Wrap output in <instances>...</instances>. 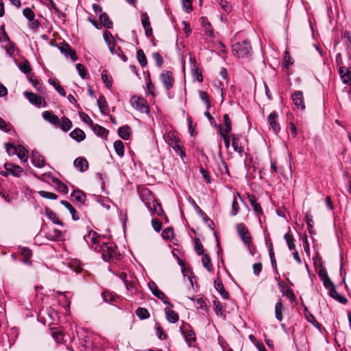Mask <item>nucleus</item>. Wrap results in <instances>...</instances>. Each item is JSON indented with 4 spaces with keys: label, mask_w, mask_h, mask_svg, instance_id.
<instances>
[{
    "label": "nucleus",
    "mask_w": 351,
    "mask_h": 351,
    "mask_svg": "<svg viewBox=\"0 0 351 351\" xmlns=\"http://www.w3.org/2000/svg\"><path fill=\"white\" fill-rule=\"evenodd\" d=\"M24 95L31 104L37 107H40L42 103L44 102V99L40 96L33 93L25 91Z\"/></svg>",
    "instance_id": "obj_14"
},
{
    "label": "nucleus",
    "mask_w": 351,
    "mask_h": 351,
    "mask_svg": "<svg viewBox=\"0 0 351 351\" xmlns=\"http://www.w3.org/2000/svg\"><path fill=\"white\" fill-rule=\"evenodd\" d=\"M118 134L123 140L129 139L131 134L130 127L128 125L121 127L118 130Z\"/></svg>",
    "instance_id": "obj_27"
},
{
    "label": "nucleus",
    "mask_w": 351,
    "mask_h": 351,
    "mask_svg": "<svg viewBox=\"0 0 351 351\" xmlns=\"http://www.w3.org/2000/svg\"><path fill=\"white\" fill-rule=\"evenodd\" d=\"M282 304L280 301L278 302L275 305V316L278 321L282 319Z\"/></svg>",
    "instance_id": "obj_45"
},
{
    "label": "nucleus",
    "mask_w": 351,
    "mask_h": 351,
    "mask_svg": "<svg viewBox=\"0 0 351 351\" xmlns=\"http://www.w3.org/2000/svg\"><path fill=\"white\" fill-rule=\"evenodd\" d=\"M46 215H47V218L49 220H51L53 223L60 225V226H63L62 221H61L59 219V218L58 217L56 214L54 212H53L52 210L47 208L46 210Z\"/></svg>",
    "instance_id": "obj_36"
},
{
    "label": "nucleus",
    "mask_w": 351,
    "mask_h": 351,
    "mask_svg": "<svg viewBox=\"0 0 351 351\" xmlns=\"http://www.w3.org/2000/svg\"><path fill=\"white\" fill-rule=\"evenodd\" d=\"M199 95L201 99L205 103L207 110H208L210 108V104L208 100V93L205 91L199 90Z\"/></svg>",
    "instance_id": "obj_55"
},
{
    "label": "nucleus",
    "mask_w": 351,
    "mask_h": 351,
    "mask_svg": "<svg viewBox=\"0 0 351 351\" xmlns=\"http://www.w3.org/2000/svg\"><path fill=\"white\" fill-rule=\"evenodd\" d=\"M136 58L139 64L143 66L147 65V58L143 49H138L136 51Z\"/></svg>",
    "instance_id": "obj_40"
},
{
    "label": "nucleus",
    "mask_w": 351,
    "mask_h": 351,
    "mask_svg": "<svg viewBox=\"0 0 351 351\" xmlns=\"http://www.w3.org/2000/svg\"><path fill=\"white\" fill-rule=\"evenodd\" d=\"M182 6L186 13L191 12L193 9L191 0H182Z\"/></svg>",
    "instance_id": "obj_57"
},
{
    "label": "nucleus",
    "mask_w": 351,
    "mask_h": 351,
    "mask_svg": "<svg viewBox=\"0 0 351 351\" xmlns=\"http://www.w3.org/2000/svg\"><path fill=\"white\" fill-rule=\"evenodd\" d=\"M43 118L54 125H59L60 119L58 117L54 114H53L50 111H45L43 112Z\"/></svg>",
    "instance_id": "obj_19"
},
{
    "label": "nucleus",
    "mask_w": 351,
    "mask_h": 351,
    "mask_svg": "<svg viewBox=\"0 0 351 351\" xmlns=\"http://www.w3.org/2000/svg\"><path fill=\"white\" fill-rule=\"evenodd\" d=\"M214 285L215 288L220 293L221 296L224 299H228L229 297V293L225 290L222 282L221 281L215 280Z\"/></svg>",
    "instance_id": "obj_33"
},
{
    "label": "nucleus",
    "mask_w": 351,
    "mask_h": 351,
    "mask_svg": "<svg viewBox=\"0 0 351 351\" xmlns=\"http://www.w3.org/2000/svg\"><path fill=\"white\" fill-rule=\"evenodd\" d=\"M202 262L204 268H206L208 271L210 272L212 271L213 265L211 263L210 258L207 254L202 255Z\"/></svg>",
    "instance_id": "obj_41"
},
{
    "label": "nucleus",
    "mask_w": 351,
    "mask_h": 351,
    "mask_svg": "<svg viewBox=\"0 0 351 351\" xmlns=\"http://www.w3.org/2000/svg\"><path fill=\"white\" fill-rule=\"evenodd\" d=\"M302 306L304 307V313L305 317L306 320L312 324L314 326H315L317 328L319 329L321 328V325L319 322H317L315 317L309 312L308 310V308L302 304Z\"/></svg>",
    "instance_id": "obj_24"
},
{
    "label": "nucleus",
    "mask_w": 351,
    "mask_h": 351,
    "mask_svg": "<svg viewBox=\"0 0 351 351\" xmlns=\"http://www.w3.org/2000/svg\"><path fill=\"white\" fill-rule=\"evenodd\" d=\"M48 82L49 84L52 85L55 88V89L57 90V92L59 94H60L62 96L66 95V92H65L64 89L59 84L56 83L52 79H49L48 80Z\"/></svg>",
    "instance_id": "obj_48"
},
{
    "label": "nucleus",
    "mask_w": 351,
    "mask_h": 351,
    "mask_svg": "<svg viewBox=\"0 0 351 351\" xmlns=\"http://www.w3.org/2000/svg\"><path fill=\"white\" fill-rule=\"evenodd\" d=\"M99 250L101 252L102 258L105 261H113L118 260L120 254L117 251L115 245L111 243H103L99 245Z\"/></svg>",
    "instance_id": "obj_2"
},
{
    "label": "nucleus",
    "mask_w": 351,
    "mask_h": 351,
    "mask_svg": "<svg viewBox=\"0 0 351 351\" xmlns=\"http://www.w3.org/2000/svg\"><path fill=\"white\" fill-rule=\"evenodd\" d=\"M165 312L166 318L169 322L174 324L178 321V314L174 311L170 309L169 308H165Z\"/></svg>",
    "instance_id": "obj_25"
},
{
    "label": "nucleus",
    "mask_w": 351,
    "mask_h": 351,
    "mask_svg": "<svg viewBox=\"0 0 351 351\" xmlns=\"http://www.w3.org/2000/svg\"><path fill=\"white\" fill-rule=\"evenodd\" d=\"M109 50L112 54L117 55L119 57H120L123 62H126L128 60L126 56L123 54L120 47L117 46L116 43L110 47Z\"/></svg>",
    "instance_id": "obj_31"
},
{
    "label": "nucleus",
    "mask_w": 351,
    "mask_h": 351,
    "mask_svg": "<svg viewBox=\"0 0 351 351\" xmlns=\"http://www.w3.org/2000/svg\"><path fill=\"white\" fill-rule=\"evenodd\" d=\"M149 288L154 296L160 299L165 304L173 308V305L168 300L167 297L157 287L155 282L149 283Z\"/></svg>",
    "instance_id": "obj_7"
},
{
    "label": "nucleus",
    "mask_w": 351,
    "mask_h": 351,
    "mask_svg": "<svg viewBox=\"0 0 351 351\" xmlns=\"http://www.w3.org/2000/svg\"><path fill=\"white\" fill-rule=\"evenodd\" d=\"M237 231L241 237L243 242L247 245L248 248H250V244L252 242V237L250 236V234L247 230V228L245 227L244 223H241L237 225Z\"/></svg>",
    "instance_id": "obj_8"
},
{
    "label": "nucleus",
    "mask_w": 351,
    "mask_h": 351,
    "mask_svg": "<svg viewBox=\"0 0 351 351\" xmlns=\"http://www.w3.org/2000/svg\"><path fill=\"white\" fill-rule=\"evenodd\" d=\"M249 202L251 204V206L253 208L254 212L258 215H261L263 214L262 208L259 203L257 202L256 198L254 195H247Z\"/></svg>",
    "instance_id": "obj_20"
},
{
    "label": "nucleus",
    "mask_w": 351,
    "mask_h": 351,
    "mask_svg": "<svg viewBox=\"0 0 351 351\" xmlns=\"http://www.w3.org/2000/svg\"><path fill=\"white\" fill-rule=\"evenodd\" d=\"M219 130H220V134L223 139L226 147L228 148L230 147L231 137L229 136L228 134H226V132H223L221 131L222 128L220 125H219Z\"/></svg>",
    "instance_id": "obj_58"
},
{
    "label": "nucleus",
    "mask_w": 351,
    "mask_h": 351,
    "mask_svg": "<svg viewBox=\"0 0 351 351\" xmlns=\"http://www.w3.org/2000/svg\"><path fill=\"white\" fill-rule=\"evenodd\" d=\"M91 128L94 133L99 136L106 137L108 134V130L98 124H93Z\"/></svg>",
    "instance_id": "obj_29"
},
{
    "label": "nucleus",
    "mask_w": 351,
    "mask_h": 351,
    "mask_svg": "<svg viewBox=\"0 0 351 351\" xmlns=\"http://www.w3.org/2000/svg\"><path fill=\"white\" fill-rule=\"evenodd\" d=\"M23 14L24 16L29 21H33L35 17L34 12L29 8H25L23 10Z\"/></svg>",
    "instance_id": "obj_54"
},
{
    "label": "nucleus",
    "mask_w": 351,
    "mask_h": 351,
    "mask_svg": "<svg viewBox=\"0 0 351 351\" xmlns=\"http://www.w3.org/2000/svg\"><path fill=\"white\" fill-rule=\"evenodd\" d=\"M10 147L13 149V154H16L21 161L26 162L27 160L28 152L23 146L21 145L14 146L11 143H5V148L8 152H10Z\"/></svg>",
    "instance_id": "obj_6"
},
{
    "label": "nucleus",
    "mask_w": 351,
    "mask_h": 351,
    "mask_svg": "<svg viewBox=\"0 0 351 351\" xmlns=\"http://www.w3.org/2000/svg\"><path fill=\"white\" fill-rule=\"evenodd\" d=\"M180 330L188 346H193L196 341V336L194 331L191 329V326L188 324H183L180 326Z\"/></svg>",
    "instance_id": "obj_4"
},
{
    "label": "nucleus",
    "mask_w": 351,
    "mask_h": 351,
    "mask_svg": "<svg viewBox=\"0 0 351 351\" xmlns=\"http://www.w3.org/2000/svg\"><path fill=\"white\" fill-rule=\"evenodd\" d=\"M152 58L156 62L158 67L160 68L163 64V59L159 52H155L152 54Z\"/></svg>",
    "instance_id": "obj_59"
},
{
    "label": "nucleus",
    "mask_w": 351,
    "mask_h": 351,
    "mask_svg": "<svg viewBox=\"0 0 351 351\" xmlns=\"http://www.w3.org/2000/svg\"><path fill=\"white\" fill-rule=\"evenodd\" d=\"M277 117L278 114L276 112H272L268 117V122L275 133H278L280 130V127L276 121Z\"/></svg>",
    "instance_id": "obj_22"
},
{
    "label": "nucleus",
    "mask_w": 351,
    "mask_h": 351,
    "mask_svg": "<svg viewBox=\"0 0 351 351\" xmlns=\"http://www.w3.org/2000/svg\"><path fill=\"white\" fill-rule=\"evenodd\" d=\"M328 291H329L330 295L332 298L337 299V300H339V302H341L342 303H346L347 302V300L346 299V298H344L343 296H341L340 295L338 294V293L336 290L335 286L332 287L331 289H328Z\"/></svg>",
    "instance_id": "obj_43"
},
{
    "label": "nucleus",
    "mask_w": 351,
    "mask_h": 351,
    "mask_svg": "<svg viewBox=\"0 0 351 351\" xmlns=\"http://www.w3.org/2000/svg\"><path fill=\"white\" fill-rule=\"evenodd\" d=\"M7 167H8L9 174L16 178L21 177L23 172V170L21 167L12 163H7Z\"/></svg>",
    "instance_id": "obj_23"
},
{
    "label": "nucleus",
    "mask_w": 351,
    "mask_h": 351,
    "mask_svg": "<svg viewBox=\"0 0 351 351\" xmlns=\"http://www.w3.org/2000/svg\"><path fill=\"white\" fill-rule=\"evenodd\" d=\"M344 38H346V43L347 48L350 52H351V32L348 31L344 32Z\"/></svg>",
    "instance_id": "obj_64"
},
{
    "label": "nucleus",
    "mask_w": 351,
    "mask_h": 351,
    "mask_svg": "<svg viewBox=\"0 0 351 351\" xmlns=\"http://www.w3.org/2000/svg\"><path fill=\"white\" fill-rule=\"evenodd\" d=\"M79 114H80V118L84 123L88 124L90 126H92L94 124L92 119L90 118V117L85 112H80L79 113Z\"/></svg>",
    "instance_id": "obj_61"
},
{
    "label": "nucleus",
    "mask_w": 351,
    "mask_h": 351,
    "mask_svg": "<svg viewBox=\"0 0 351 351\" xmlns=\"http://www.w3.org/2000/svg\"><path fill=\"white\" fill-rule=\"evenodd\" d=\"M11 129V124L0 117V130L5 132H10Z\"/></svg>",
    "instance_id": "obj_51"
},
{
    "label": "nucleus",
    "mask_w": 351,
    "mask_h": 351,
    "mask_svg": "<svg viewBox=\"0 0 351 351\" xmlns=\"http://www.w3.org/2000/svg\"><path fill=\"white\" fill-rule=\"evenodd\" d=\"M160 78L167 90H170L173 87L174 79L173 77V73L171 71H162L160 75Z\"/></svg>",
    "instance_id": "obj_9"
},
{
    "label": "nucleus",
    "mask_w": 351,
    "mask_h": 351,
    "mask_svg": "<svg viewBox=\"0 0 351 351\" xmlns=\"http://www.w3.org/2000/svg\"><path fill=\"white\" fill-rule=\"evenodd\" d=\"M60 203L62 205H63L65 208H66L69 210V213H71V215L72 216V219L74 221H77L80 219V217L77 215V211L69 202L65 201V200H62L60 202Z\"/></svg>",
    "instance_id": "obj_30"
},
{
    "label": "nucleus",
    "mask_w": 351,
    "mask_h": 351,
    "mask_svg": "<svg viewBox=\"0 0 351 351\" xmlns=\"http://www.w3.org/2000/svg\"><path fill=\"white\" fill-rule=\"evenodd\" d=\"M230 137L234 150L236 152L241 154L244 152V148L242 143L243 136L241 134H232L230 135Z\"/></svg>",
    "instance_id": "obj_10"
},
{
    "label": "nucleus",
    "mask_w": 351,
    "mask_h": 351,
    "mask_svg": "<svg viewBox=\"0 0 351 351\" xmlns=\"http://www.w3.org/2000/svg\"><path fill=\"white\" fill-rule=\"evenodd\" d=\"M97 105L99 106V110L102 114H106L108 112V104L106 101V99L104 96L100 97L97 99Z\"/></svg>",
    "instance_id": "obj_38"
},
{
    "label": "nucleus",
    "mask_w": 351,
    "mask_h": 351,
    "mask_svg": "<svg viewBox=\"0 0 351 351\" xmlns=\"http://www.w3.org/2000/svg\"><path fill=\"white\" fill-rule=\"evenodd\" d=\"M71 197L80 204L85 202L86 197L85 193L80 190H74L71 193Z\"/></svg>",
    "instance_id": "obj_26"
},
{
    "label": "nucleus",
    "mask_w": 351,
    "mask_h": 351,
    "mask_svg": "<svg viewBox=\"0 0 351 351\" xmlns=\"http://www.w3.org/2000/svg\"><path fill=\"white\" fill-rule=\"evenodd\" d=\"M223 122L225 125V130L223 132L229 134L232 130V123L228 114H223Z\"/></svg>",
    "instance_id": "obj_46"
},
{
    "label": "nucleus",
    "mask_w": 351,
    "mask_h": 351,
    "mask_svg": "<svg viewBox=\"0 0 351 351\" xmlns=\"http://www.w3.org/2000/svg\"><path fill=\"white\" fill-rule=\"evenodd\" d=\"M32 162L37 168H43L45 165L44 157L37 152H32Z\"/></svg>",
    "instance_id": "obj_17"
},
{
    "label": "nucleus",
    "mask_w": 351,
    "mask_h": 351,
    "mask_svg": "<svg viewBox=\"0 0 351 351\" xmlns=\"http://www.w3.org/2000/svg\"><path fill=\"white\" fill-rule=\"evenodd\" d=\"M132 106L141 113L148 114L149 112V108L147 104V101L143 97L134 95L130 99Z\"/></svg>",
    "instance_id": "obj_5"
},
{
    "label": "nucleus",
    "mask_w": 351,
    "mask_h": 351,
    "mask_svg": "<svg viewBox=\"0 0 351 351\" xmlns=\"http://www.w3.org/2000/svg\"><path fill=\"white\" fill-rule=\"evenodd\" d=\"M101 80H102L103 82L106 84V87L108 89H110L112 87V82L109 79V77L108 75L107 71H104L101 73Z\"/></svg>",
    "instance_id": "obj_56"
},
{
    "label": "nucleus",
    "mask_w": 351,
    "mask_h": 351,
    "mask_svg": "<svg viewBox=\"0 0 351 351\" xmlns=\"http://www.w3.org/2000/svg\"><path fill=\"white\" fill-rule=\"evenodd\" d=\"M139 193L141 200L152 215L156 214L158 216L165 215L160 204L156 201L155 197L149 189L146 188L142 189Z\"/></svg>",
    "instance_id": "obj_1"
},
{
    "label": "nucleus",
    "mask_w": 351,
    "mask_h": 351,
    "mask_svg": "<svg viewBox=\"0 0 351 351\" xmlns=\"http://www.w3.org/2000/svg\"><path fill=\"white\" fill-rule=\"evenodd\" d=\"M319 276L322 278L324 287L327 289H330L332 287H335L333 282L330 280L329 276H328L326 271H320Z\"/></svg>",
    "instance_id": "obj_34"
},
{
    "label": "nucleus",
    "mask_w": 351,
    "mask_h": 351,
    "mask_svg": "<svg viewBox=\"0 0 351 351\" xmlns=\"http://www.w3.org/2000/svg\"><path fill=\"white\" fill-rule=\"evenodd\" d=\"M73 165L80 172H84L88 169V162L87 160L83 157L77 158L73 162Z\"/></svg>",
    "instance_id": "obj_15"
},
{
    "label": "nucleus",
    "mask_w": 351,
    "mask_h": 351,
    "mask_svg": "<svg viewBox=\"0 0 351 351\" xmlns=\"http://www.w3.org/2000/svg\"><path fill=\"white\" fill-rule=\"evenodd\" d=\"M69 136L71 138L77 143L83 141L86 138L84 132L78 128L71 132Z\"/></svg>",
    "instance_id": "obj_21"
},
{
    "label": "nucleus",
    "mask_w": 351,
    "mask_h": 351,
    "mask_svg": "<svg viewBox=\"0 0 351 351\" xmlns=\"http://www.w3.org/2000/svg\"><path fill=\"white\" fill-rule=\"evenodd\" d=\"M195 250L198 255H203L204 247L199 239L195 238Z\"/></svg>",
    "instance_id": "obj_53"
},
{
    "label": "nucleus",
    "mask_w": 351,
    "mask_h": 351,
    "mask_svg": "<svg viewBox=\"0 0 351 351\" xmlns=\"http://www.w3.org/2000/svg\"><path fill=\"white\" fill-rule=\"evenodd\" d=\"M239 210V203L237 202L236 197H234V199L232 202V210L230 212V215L232 216H235L238 213Z\"/></svg>",
    "instance_id": "obj_60"
},
{
    "label": "nucleus",
    "mask_w": 351,
    "mask_h": 351,
    "mask_svg": "<svg viewBox=\"0 0 351 351\" xmlns=\"http://www.w3.org/2000/svg\"><path fill=\"white\" fill-rule=\"evenodd\" d=\"M53 182L56 184L57 190L59 192L62 193L64 194H67L68 193L69 189H68L67 186L64 183L62 182L58 178L53 179Z\"/></svg>",
    "instance_id": "obj_37"
},
{
    "label": "nucleus",
    "mask_w": 351,
    "mask_h": 351,
    "mask_svg": "<svg viewBox=\"0 0 351 351\" xmlns=\"http://www.w3.org/2000/svg\"><path fill=\"white\" fill-rule=\"evenodd\" d=\"M100 23L102 26L111 29L112 27V22L110 20L106 13H101L99 16Z\"/></svg>",
    "instance_id": "obj_32"
},
{
    "label": "nucleus",
    "mask_w": 351,
    "mask_h": 351,
    "mask_svg": "<svg viewBox=\"0 0 351 351\" xmlns=\"http://www.w3.org/2000/svg\"><path fill=\"white\" fill-rule=\"evenodd\" d=\"M104 39L105 42L107 43L108 48L115 44L112 34L108 31H106L104 33Z\"/></svg>",
    "instance_id": "obj_47"
},
{
    "label": "nucleus",
    "mask_w": 351,
    "mask_h": 351,
    "mask_svg": "<svg viewBox=\"0 0 351 351\" xmlns=\"http://www.w3.org/2000/svg\"><path fill=\"white\" fill-rule=\"evenodd\" d=\"M294 105L302 110L305 109L304 98L303 92L301 90L295 91L291 96Z\"/></svg>",
    "instance_id": "obj_11"
},
{
    "label": "nucleus",
    "mask_w": 351,
    "mask_h": 351,
    "mask_svg": "<svg viewBox=\"0 0 351 351\" xmlns=\"http://www.w3.org/2000/svg\"><path fill=\"white\" fill-rule=\"evenodd\" d=\"M76 69L78 72V74L80 75V77L83 79L86 78V69H85V67L82 64H77L76 66Z\"/></svg>",
    "instance_id": "obj_62"
},
{
    "label": "nucleus",
    "mask_w": 351,
    "mask_h": 351,
    "mask_svg": "<svg viewBox=\"0 0 351 351\" xmlns=\"http://www.w3.org/2000/svg\"><path fill=\"white\" fill-rule=\"evenodd\" d=\"M284 239L286 241L287 246L290 250H294L295 248V239L293 238V236L291 234H290L289 232L286 233L284 235Z\"/></svg>",
    "instance_id": "obj_39"
},
{
    "label": "nucleus",
    "mask_w": 351,
    "mask_h": 351,
    "mask_svg": "<svg viewBox=\"0 0 351 351\" xmlns=\"http://www.w3.org/2000/svg\"><path fill=\"white\" fill-rule=\"evenodd\" d=\"M8 45L3 47V49L6 51V53L10 56L12 57L14 56L16 46L15 45L9 40V42H7Z\"/></svg>",
    "instance_id": "obj_49"
},
{
    "label": "nucleus",
    "mask_w": 351,
    "mask_h": 351,
    "mask_svg": "<svg viewBox=\"0 0 351 351\" xmlns=\"http://www.w3.org/2000/svg\"><path fill=\"white\" fill-rule=\"evenodd\" d=\"M58 48L62 53L66 57L69 56L73 61H76L78 59L75 51L71 48L69 44L62 43Z\"/></svg>",
    "instance_id": "obj_12"
},
{
    "label": "nucleus",
    "mask_w": 351,
    "mask_h": 351,
    "mask_svg": "<svg viewBox=\"0 0 351 351\" xmlns=\"http://www.w3.org/2000/svg\"><path fill=\"white\" fill-rule=\"evenodd\" d=\"M84 239L86 243L90 246L91 247L94 248L95 250H98L97 248H99V245H95L97 243L98 240V234L95 231H90L88 234L85 235L84 237Z\"/></svg>",
    "instance_id": "obj_13"
},
{
    "label": "nucleus",
    "mask_w": 351,
    "mask_h": 351,
    "mask_svg": "<svg viewBox=\"0 0 351 351\" xmlns=\"http://www.w3.org/2000/svg\"><path fill=\"white\" fill-rule=\"evenodd\" d=\"M72 125L73 124L71 121L66 117H62L60 120L59 126L61 128V130L65 132L70 130L72 128Z\"/></svg>",
    "instance_id": "obj_28"
},
{
    "label": "nucleus",
    "mask_w": 351,
    "mask_h": 351,
    "mask_svg": "<svg viewBox=\"0 0 351 351\" xmlns=\"http://www.w3.org/2000/svg\"><path fill=\"white\" fill-rule=\"evenodd\" d=\"M40 196L43 198L49 199H56L58 198V195L56 193L46 191H40L38 192Z\"/></svg>",
    "instance_id": "obj_52"
},
{
    "label": "nucleus",
    "mask_w": 351,
    "mask_h": 351,
    "mask_svg": "<svg viewBox=\"0 0 351 351\" xmlns=\"http://www.w3.org/2000/svg\"><path fill=\"white\" fill-rule=\"evenodd\" d=\"M114 148L116 154L119 156L123 157L124 156L125 147H124L123 143L121 141H120V140L116 141L114 143Z\"/></svg>",
    "instance_id": "obj_35"
},
{
    "label": "nucleus",
    "mask_w": 351,
    "mask_h": 351,
    "mask_svg": "<svg viewBox=\"0 0 351 351\" xmlns=\"http://www.w3.org/2000/svg\"><path fill=\"white\" fill-rule=\"evenodd\" d=\"M339 72L343 84H351V68L341 66Z\"/></svg>",
    "instance_id": "obj_16"
},
{
    "label": "nucleus",
    "mask_w": 351,
    "mask_h": 351,
    "mask_svg": "<svg viewBox=\"0 0 351 351\" xmlns=\"http://www.w3.org/2000/svg\"><path fill=\"white\" fill-rule=\"evenodd\" d=\"M136 315L141 319H145L149 317V313L147 309L142 307H138L136 310Z\"/></svg>",
    "instance_id": "obj_44"
},
{
    "label": "nucleus",
    "mask_w": 351,
    "mask_h": 351,
    "mask_svg": "<svg viewBox=\"0 0 351 351\" xmlns=\"http://www.w3.org/2000/svg\"><path fill=\"white\" fill-rule=\"evenodd\" d=\"M232 52L239 58H247L252 55V47L249 42L244 40L232 45Z\"/></svg>",
    "instance_id": "obj_3"
},
{
    "label": "nucleus",
    "mask_w": 351,
    "mask_h": 351,
    "mask_svg": "<svg viewBox=\"0 0 351 351\" xmlns=\"http://www.w3.org/2000/svg\"><path fill=\"white\" fill-rule=\"evenodd\" d=\"M19 69L21 71L25 74L29 73L31 71V66L27 60H25L23 62H21L19 66Z\"/></svg>",
    "instance_id": "obj_50"
},
{
    "label": "nucleus",
    "mask_w": 351,
    "mask_h": 351,
    "mask_svg": "<svg viewBox=\"0 0 351 351\" xmlns=\"http://www.w3.org/2000/svg\"><path fill=\"white\" fill-rule=\"evenodd\" d=\"M175 145L173 146V149L175 150L177 154H178L182 159L186 156L185 152L182 147L178 144L179 139L174 137Z\"/></svg>",
    "instance_id": "obj_42"
},
{
    "label": "nucleus",
    "mask_w": 351,
    "mask_h": 351,
    "mask_svg": "<svg viewBox=\"0 0 351 351\" xmlns=\"http://www.w3.org/2000/svg\"><path fill=\"white\" fill-rule=\"evenodd\" d=\"M162 236L164 239H169L173 237V230L171 228H167L165 230H163L162 232Z\"/></svg>",
    "instance_id": "obj_63"
},
{
    "label": "nucleus",
    "mask_w": 351,
    "mask_h": 351,
    "mask_svg": "<svg viewBox=\"0 0 351 351\" xmlns=\"http://www.w3.org/2000/svg\"><path fill=\"white\" fill-rule=\"evenodd\" d=\"M191 67V73L193 76L198 81L202 82L203 76L201 71L198 69L196 66L195 59L193 57L190 58Z\"/></svg>",
    "instance_id": "obj_18"
}]
</instances>
